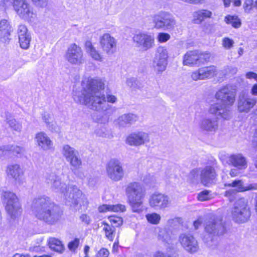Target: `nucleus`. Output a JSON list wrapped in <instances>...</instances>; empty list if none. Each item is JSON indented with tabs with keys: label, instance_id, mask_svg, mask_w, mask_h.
<instances>
[{
	"label": "nucleus",
	"instance_id": "obj_45",
	"mask_svg": "<svg viewBox=\"0 0 257 257\" xmlns=\"http://www.w3.org/2000/svg\"><path fill=\"white\" fill-rule=\"evenodd\" d=\"M7 122L9 124V126L13 128L14 130L16 131H19L21 129V125L16 121V120L12 118L10 119H8L7 118Z\"/></svg>",
	"mask_w": 257,
	"mask_h": 257
},
{
	"label": "nucleus",
	"instance_id": "obj_1",
	"mask_svg": "<svg viewBox=\"0 0 257 257\" xmlns=\"http://www.w3.org/2000/svg\"><path fill=\"white\" fill-rule=\"evenodd\" d=\"M80 91L73 93L74 101L81 104L87 105L90 109L97 111H106L110 107L108 102L114 103L117 98L108 94L106 97L101 91L104 89L105 83L101 79L89 77L85 78L81 83Z\"/></svg>",
	"mask_w": 257,
	"mask_h": 257
},
{
	"label": "nucleus",
	"instance_id": "obj_5",
	"mask_svg": "<svg viewBox=\"0 0 257 257\" xmlns=\"http://www.w3.org/2000/svg\"><path fill=\"white\" fill-rule=\"evenodd\" d=\"M205 230L208 233V236H204V241L208 246L212 248L218 245V237L223 235L226 231L222 218L216 216H212L207 220Z\"/></svg>",
	"mask_w": 257,
	"mask_h": 257
},
{
	"label": "nucleus",
	"instance_id": "obj_57",
	"mask_svg": "<svg viewBox=\"0 0 257 257\" xmlns=\"http://www.w3.org/2000/svg\"><path fill=\"white\" fill-rule=\"evenodd\" d=\"M42 119L46 124V125L52 120L51 115L49 113L46 112H45L43 114Z\"/></svg>",
	"mask_w": 257,
	"mask_h": 257
},
{
	"label": "nucleus",
	"instance_id": "obj_63",
	"mask_svg": "<svg viewBox=\"0 0 257 257\" xmlns=\"http://www.w3.org/2000/svg\"><path fill=\"white\" fill-rule=\"evenodd\" d=\"M201 221L198 219L194 222L193 225L195 229L198 228L199 226L201 224Z\"/></svg>",
	"mask_w": 257,
	"mask_h": 257
},
{
	"label": "nucleus",
	"instance_id": "obj_24",
	"mask_svg": "<svg viewBox=\"0 0 257 257\" xmlns=\"http://www.w3.org/2000/svg\"><path fill=\"white\" fill-rule=\"evenodd\" d=\"M36 142L38 146L43 151H53L54 149L53 143L50 138L44 132L36 134Z\"/></svg>",
	"mask_w": 257,
	"mask_h": 257
},
{
	"label": "nucleus",
	"instance_id": "obj_51",
	"mask_svg": "<svg viewBox=\"0 0 257 257\" xmlns=\"http://www.w3.org/2000/svg\"><path fill=\"white\" fill-rule=\"evenodd\" d=\"M234 41L228 38H224L222 40V45L226 49H229L232 47Z\"/></svg>",
	"mask_w": 257,
	"mask_h": 257
},
{
	"label": "nucleus",
	"instance_id": "obj_38",
	"mask_svg": "<svg viewBox=\"0 0 257 257\" xmlns=\"http://www.w3.org/2000/svg\"><path fill=\"white\" fill-rule=\"evenodd\" d=\"M102 223L104 225L103 230L105 232V237L110 241H112L115 236V227L104 221Z\"/></svg>",
	"mask_w": 257,
	"mask_h": 257
},
{
	"label": "nucleus",
	"instance_id": "obj_46",
	"mask_svg": "<svg viewBox=\"0 0 257 257\" xmlns=\"http://www.w3.org/2000/svg\"><path fill=\"white\" fill-rule=\"evenodd\" d=\"M48 129L52 133H58L60 132V127L57 124L56 122L52 120L47 125Z\"/></svg>",
	"mask_w": 257,
	"mask_h": 257
},
{
	"label": "nucleus",
	"instance_id": "obj_62",
	"mask_svg": "<svg viewBox=\"0 0 257 257\" xmlns=\"http://www.w3.org/2000/svg\"><path fill=\"white\" fill-rule=\"evenodd\" d=\"M7 146H3L0 148V157L6 154L7 152H9L7 150Z\"/></svg>",
	"mask_w": 257,
	"mask_h": 257
},
{
	"label": "nucleus",
	"instance_id": "obj_55",
	"mask_svg": "<svg viewBox=\"0 0 257 257\" xmlns=\"http://www.w3.org/2000/svg\"><path fill=\"white\" fill-rule=\"evenodd\" d=\"M47 0H33V4L39 7H45L47 6Z\"/></svg>",
	"mask_w": 257,
	"mask_h": 257
},
{
	"label": "nucleus",
	"instance_id": "obj_20",
	"mask_svg": "<svg viewBox=\"0 0 257 257\" xmlns=\"http://www.w3.org/2000/svg\"><path fill=\"white\" fill-rule=\"evenodd\" d=\"M150 142V137L148 133L138 132L132 133L126 138V142L132 146H139Z\"/></svg>",
	"mask_w": 257,
	"mask_h": 257
},
{
	"label": "nucleus",
	"instance_id": "obj_64",
	"mask_svg": "<svg viewBox=\"0 0 257 257\" xmlns=\"http://www.w3.org/2000/svg\"><path fill=\"white\" fill-rule=\"evenodd\" d=\"M13 257H31V256L28 254L16 253Z\"/></svg>",
	"mask_w": 257,
	"mask_h": 257
},
{
	"label": "nucleus",
	"instance_id": "obj_17",
	"mask_svg": "<svg viewBox=\"0 0 257 257\" xmlns=\"http://www.w3.org/2000/svg\"><path fill=\"white\" fill-rule=\"evenodd\" d=\"M256 100L244 93L240 94L237 100V109L240 112H248L255 105Z\"/></svg>",
	"mask_w": 257,
	"mask_h": 257
},
{
	"label": "nucleus",
	"instance_id": "obj_26",
	"mask_svg": "<svg viewBox=\"0 0 257 257\" xmlns=\"http://www.w3.org/2000/svg\"><path fill=\"white\" fill-rule=\"evenodd\" d=\"M138 119L137 115L128 113L119 116L115 120V123L119 127H126L130 126Z\"/></svg>",
	"mask_w": 257,
	"mask_h": 257
},
{
	"label": "nucleus",
	"instance_id": "obj_3",
	"mask_svg": "<svg viewBox=\"0 0 257 257\" xmlns=\"http://www.w3.org/2000/svg\"><path fill=\"white\" fill-rule=\"evenodd\" d=\"M235 90L231 86H225L221 87L216 92L215 97L222 103H215L211 104L208 112L223 119H230L232 116L231 106L235 101Z\"/></svg>",
	"mask_w": 257,
	"mask_h": 257
},
{
	"label": "nucleus",
	"instance_id": "obj_48",
	"mask_svg": "<svg viewBox=\"0 0 257 257\" xmlns=\"http://www.w3.org/2000/svg\"><path fill=\"white\" fill-rule=\"evenodd\" d=\"M170 39V35L166 33H160L157 36V40L160 43H165Z\"/></svg>",
	"mask_w": 257,
	"mask_h": 257
},
{
	"label": "nucleus",
	"instance_id": "obj_50",
	"mask_svg": "<svg viewBox=\"0 0 257 257\" xmlns=\"http://www.w3.org/2000/svg\"><path fill=\"white\" fill-rule=\"evenodd\" d=\"M7 150L12 152L15 154H20L23 152V149L18 146H7Z\"/></svg>",
	"mask_w": 257,
	"mask_h": 257
},
{
	"label": "nucleus",
	"instance_id": "obj_53",
	"mask_svg": "<svg viewBox=\"0 0 257 257\" xmlns=\"http://www.w3.org/2000/svg\"><path fill=\"white\" fill-rule=\"evenodd\" d=\"M79 243V239L75 238L74 240L71 241L68 244V248L71 251H74L78 247Z\"/></svg>",
	"mask_w": 257,
	"mask_h": 257
},
{
	"label": "nucleus",
	"instance_id": "obj_12",
	"mask_svg": "<svg viewBox=\"0 0 257 257\" xmlns=\"http://www.w3.org/2000/svg\"><path fill=\"white\" fill-rule=\"evenodd\" d=\"M64 57L66 60L72 65L79 66L85 62L82 49L75 43L72 44L69 46Z\"/></svg>",
	"mask_w": 257,
	"mask_h": 257
},
{
	"label": "nucleus",
	"instance_id": "obj_27",
	"mask_svg": "<svg viewBox=\"0 0 257 257\" xmlns=\"http://www.w3.org/2000/svg\"><path fill=\"white\" fill-rule=\"evenodd\" d=\"M13 7L20 17L26 19L29 17L30 8L26 0H13Z\"/></svg>",
	"mask_w": 257,
	"mask_h": 257
},
{
	"label": "nucleus",
	"instance_id": "obj_22",
	"mask_svg": "<svg viewBox=\"0 0 257 257\" xmlns=\"http://www.w3.org/2000/svg\"><path fill=\"white\" fill-rule=\"evenodd\" d=\"M199 126L203 132L214 133L218 128V121L216 118L204 117L199 121Z\"/></svg>",
	"mask_w": 257,
	"mask_h": 257
},
{
	"label": "nucleus",
	"instance_id": "obj_23",
	"mask_svg": "<svg viewBox=\"0 0 257 257\" xmlns=\"http://www.w3.org/2000/svg\"><path fill=\"white\" fill-rule=\"evenodd\" d=\"M226 162L236 168L242 170L245 169L247 167L246 158L239 153L231 154L227 156Z\"/></svg>",
	"mask_w": 257,
	"mask_h": 257
},
{
	"label": "nucleus",
	"instance_id": "obj_49",
	"mask_svg": "<svg viewBox=\"0 0 257 257\" xmlns=\"http://www.w3.org/2000/svg\"><path fill=\"white\" fill-rule=\"evenodd\" d=\"M109 221L116 226H119L122 224L121 217L117 216H111L109 217Z\"/></svg>",
	"mask_w": 257,
	"mask_h": 257
},
{
	"label": "nucleus",
	"instance_id": "obj_15",
	"mask_svg": "<svg viewBox=\"0 0 257 257\" xmlns=\"http://www.w3.org/2000/svg\"><path fill=\"white\" fill-rule=\"evenodd\" d=\"M217 74V68L214 65L203 67L192 72L191 78L194 81L209 79Z\"/></svg>",
	"mask_w": 257,
	"mask_h": 257
},
{
	"label": "nucleus",
	"instance_id": "obj_6",
	"mask_svg": "<svg viewBox=\"0 0 257 257\" xmlns=\"http://www.w3.org/2000/svg\"><path fill=\"white\" fill-rule=\"evenodd\" d=\"M125 194L133 211L140 213L144 210L143 199L145 196V190L140 183L132 182L125 187Z\"/></svg>",
	"mask_w": 257,
	"mask_h": 257
},
{
	"label": "nucleus",
	"instance_id": "obj_14",
	"mask_svg": "<svg viewBox=\"0 0 257 257\" xmlns=\"http://www.w3.org/2000/svg\"><path fill=\"white\" fill-rule=\"evenodd\" d=\"M178 241L184 249L189 253H195L199 250L197 240L190 234L181 233L179 236Z\"/></svg>",
	"mask_w": 257,
	"mask_h": 257
},
{
	"label": "nucleus",
	"instance_id": "obj_18",
	"mask_svg": "<svg viewBox=\"0 0 257 257\" xmlns=\"http://www.w3.org/2000/svg\"><path fill=\"white\" fill-rule=\"evenodd\" d=\"M170 203L169 197L161 193L152 194L149 200V204L152 207L161 209L168 207Z\"/></svg>",
	"mask_w": 257,
	"mask_h": 257
},
{
	"label": "nucleus",
	"instance_id": "obj_36",
	"mask_svg": "<svg viewBox=\"0 0 257 257\" xmlns=\"http://www.w3.org/2000/svg\"><path fill=\"white\" fill-rule=\"evenodd\" d=\"M62 154L65 157L66 161H68L76 155H78V152L74 148L70 147L68 145L63 146L62 151Z\"/></svg>",
	"mask_w": 257,
	"mask_h": 257
},
{
	"label": "nucleus",
	"instance_id": "obj_30",
	"mask_svg": "<svg viewBox=\"0 0 257 257\" xmlns=\"http://www.w3.org/2000/svg\"><path fill=\"white\" fill-rule=\"evenodd\" d=\"M212 12L208 10L201 9L193 14V21L195 24H200L205 19L211 18Z\"/></svg>",
	"mask_w": 257,
	"mask_h": 257
},
{
	"label": "nucleus",
	"instance_id": "obj_10",
	"mask_svg": "<svg viewBox=\"0 0 257 257\" xmlns=\"http://www.w3.org/2000/svg\"><path fill=\"white\" fill-rule=\"evenodd\" d=\"M210 57V54L206 52L189 51L183 57V64L191 67H198L209 62Z\"/></svg>",
	"mask_w": 257,
	"mask_h": 257
},
{
	"label": "nucleus",
	"instance_id": "obj_7",
	"mask_svg": "<svg viewBox=\"0 0 257 257\" xmlns=\"http://www.w3.org/2000/svg\"><path fill=\"white\" fill-rule=\"evenodd\" d=\"M232 220L239 223L246 222L250 217L251 212L247 199L241 198L237 200L231 209Z\"/></svg>",
	"mask_w": 257,
	"mask_h": 257
},
{
	"label": "nucleus",
	"instance_id": "obj_16",
	"mask_svg": "<svg viewBox=\"0 0 257 257\" xmlns=\"http://www.w3.org/2000/svg\"><path fill=\"white\" fill-rule=\"evenodd\" d=\"M225 186L236 188V190L230 189L225 191V196L228 197L231 196L235 192H244L248 190H257V183H254L246 186L243 185L241 180H235L230 183H225Z\"/></svg>",
	"mask_w": 257,
	"mask_h": 257
},
{
	"label": "nucleus",
	"instance_id": "obj_9",
	"mask_svg": "<svg viewBox=\"0 0 257 257\" xmlns=\"http://www.w3.org/2000/svg\"><path fill=\"white\" fill-rule=\"evenodd\" d=\"M152 21L154 28L165 31L173 30L176 26V21L174 16L171 13L161 11L152 16Z\"/></svg>",
	"mask_w": 257,
	"mask_h": 257
},
{
	"label": "nucleus",
	"instance_id": "obj_59",
	"mask_svg": "<svg viewBox=\"0 0 257 257\" xmlns=\"http://www.w3.org/2000/svg\"><path fill=\"white\" fill-rule=\"evenodd\" d=\"M137 81L134 78H131L126 80L127 85L131 87H135L137 85Z\"/></svg>",
	"mask_w": 257,
	"mask_h": 257
},
{
	"label": "nucleus",
	"instance_id": "obj_8",
	"mask_svg": "<svg viewBox=\"0 0 257 257\" xmlns=\"http://www.w3.org/2000/svg\"><path fill=\"white\" fill-rule=\"evenodd\" d=\"M2 198L5 204V209L8 215L13 219L18 217L22 213L21 203L17 196L13 192L5 191Z\"/></svg>",
	"mask_w": 257,
	"mask_h": 257
},
{
	"label": "nucleus",
	"instance_id": "obj_4",
	"mask_svg": "<svg viewBox=\"0 0 257 257\" xmlns=\"http://www.w3.org/2000/svg\"><path fill=\"white\" fill-rule=\"evenodd\" d=\"M33 213L38 219L49 224L56 222L61 216L59 207L46 196L33 200Z\"/></svg>",
	"mask_w": 257,
	"mask_h": 257
},
{
	"label": "nucleus",
	"instance_id": "obj_42",
	"mask_svg": "<svg viewBox=\"0 0 257 257\" xmlns=\"http://www.w3.org/2000/svg\"><path fill=\"white\" fill-rule=\"evenodd\" d=\"M67 161L75 169L79 168L82 164L81 160L79 157L78 155H75Z\"/></svg>",
	"mask_w": 257,
	"mask_h": 257
},
{
	"label": "nucleus",
	"instance_id": "obj_47",
	"mask_svg": "<svg viewBox=\"0 0 257 257\" xmlns=\"http://www.w3.org/2000/svg\"><path fill=\"white\" fill-rule=\"evenodd\" d=\"M197 198L200 201H205L210 198V192L208 190H204L200 192L198 195Z\"/></svg>",
	"mask_w": 257,
	"mask_h": 257
},
{
	"label": "nucleus",
	"instance_id": "obj_28",
	"mask_svg": "<svg viewBox=\"0 0 257 257\" xmlns=\"http://www.w3.org/2000/svg\"><path fill=\"white\" fill-rule=\"evenodd\" d=\"M12 27L8 20L3 19L0 21V41L3 43H8L10 40Z\"/></svg>",
	"mask_w": 257,
	"mask_h": 257
},
{
	"label": "nucleus",
	"instance_id": "obj_33",
	"mask_svg": "<svg viewBox=\"0 0 257 257\" xmlns=\"http://www.w3.org/2000/svg\"><path fill=\"white\" fill-rule=\"evenodd\" d=\"M125 210V206L122 204H103L98 207V210L100 212H105L107 211L124 212Z\"/></svg>",
	"mask_w": 257,
	"mask_h": 257
},
{
	"label": "nucleus",
	"instance_id": "obj_44",
	"mask_svg": "<svg viewBox=\"0 0 257 257\" xmlns=\"http://www.w3.org/2000/svg\"><path fill=\"white\" fill-rule=\"evenodd\" d=\"M96 135L102 138L109 137V132L107 128L105 127H101L96 130L95 132Z\"/></svg>",
	"mask_w": 257,
	"mask_h": 257
},
{
	"label": "nucleus",
	"instance_id": "obj_54",
	"mask_svg": "<svg viewBox=\"0 0 257 257\" xmlns=\"http://www.w3.org/2000/svg\"><path fill=\"white\" fill-rule=\"evenodd\" d=\"M109 254V252L107 249L102 248L97 252L94 257H108Z\"/></svg>",
	"mask_w": 257,
	"mask_h": 257
},
{
	"label": "nucleus",
	"instance_id": "obj_41",
	"mask_svg": "<svg viewBox=\"0 0 257 257\" xmlns=\"http://www.w3.org/2000/svg\"><path fill=\"white\" fill-rule=\"evenodd\" d=\"M146 217L148 221L153 224H158L161 220V216L157 213H152L147 214Z\"/></svg>",
	"mask_w": 257,
	"mask_h": 257
},
{
	"label": "nucleus",
	"instance_id": "obj_58",
	"mask_svg": "<svg viewBox=\"0 0 257 257\" xmlns=\"http://www.w3.org/2000/svg\"><path fill=\"white\" fill-rule=\"evenodd\" d=\"M240 170H242V169H238V168H234L231 169L229 172V175L231 177H235L237 176L240 174Z\"/></svg>",
	"mask_w": 257,
	"mask_h": 257
},
{
	"label": "nucleus",
	"instance_id": "obj_32",
	"mask_svg": "<svg viewBox=\"0 0 257 257\" xmlns=\"http://www.w3.org/2000/svg\"><path fill=\"white\" fill-rule=\"evenodd\" d=\"M157 238L165 244H170L173 239L172 232L166 228H159Z\"/></svg>",
	"mask_w": 257,
	"mask_h": 257
},
{
	"label": "nucleus",
	"instance_id": "obj_56",
	"mask_svg": "<svg viewBox=\"0 0 257 257\" xmlns=\"http://www.w3.org/2000/svg\"><path fill=\"white\" fill-rule=\"evenodd\" d=\"M253 4V1L246 0L244 3V9L245 12H249L251 9V6Z\"/></svg>",
	"mask_w": 257,
	"mask_h": 257
},
{
	"label": "nucleus",
	"instance_id": "obj_39",
	"mask_svg": "<svg viewBox=\"0 0 257 257\" xmlns=\"http://www.w3.org/2000/svg\"><path fill=\"white\" fill-rule=\"evenodd\" d=\"M200 180V168L190 171L187 176V181L190 184H197Z\"/></svg>",
	"mask_w": 257,
	"mask_h": 257
},
{
	"label": "nucleus",
	"instance_id": "obj_60",
	"mask_svg": "<svg viewBox=\"0 0 257 257\" xmlns=\"http://www.w3.org/2000/svg\"><path fill=\"white\" fill-rule=\"evenodd\" d=\"M246 78L247 79H254L257 81V74L253 72H249L246 73Z\"/></svg>",
	"mask_w": 257,
	"mask_h": 257
},
{
	"label": "nucleus",
	"instance_id": "obj_40",
	"mask_svg": "<svg viewBox=\"0 0 257 257\" xmlns=\"http://www.w3.org/2000/svg\"><path fill=\"white\" fill-rule=\"evenodd\" d=\"M224 20L227 24L231 25L233 27L235 28H239L241 25L240 20L236 16L228 15L225 18Z\"/></svg>",
	"mask_w": 257,
	"mask_h": 257
},
{
	"label": "nucleus",
	"instance_id": "obj_35",
	"mask_svg": "<svg viewBox=\"0 0 257 257\" xmlns=\"http://www.w3.org/2000/svg\"><path fill=\"white\" fill-rule=\"evenodd\" d=\"M168 53L167 49L162 46L159 47L156 52L154 59L167 62Z\"/></svg>",
	"mask_w": 257,
	"mask_h": 257
},
{
	"label": "nucleus",
	"instance_id": "obj_2",
	"mask_svg": "<svg viewBox=\"0 0 257 257\" xmlns=\"http://www.w3.org/2000/svg\"><path fill=\"white\" fill-rule=\"evenodd\" d=\"M47 182L56 192L64 195L67 202L75 211H84L88 206V201L85 195L75 185L67 186L62 183L60 178L55 173H52L47 178Z\"/></svg>",
	"mask_w": 257,
	"mask_h": 257
},
{
	"label": "nucleus",
	"instance_id": "obj_21",
	"mask_svg": "<svg viewBox=\"0 0 257 257\" xmlns=\"http://www.w3.org/2000/svg\"><path fill=\"white\" fill-rule=\"evenodd\" d=\"M216 177V172L212 166H208L200 168V180L203 185L208 186L213 182Z\"/></svg>",
	"mask_w": 257,
	"mask_h": 257
},
{
	"label": "nucleus",
	"instance_id": "obj_13",
	"mask_svg": "<svg viewBox=\"0 0 257 257\" xmlns=\"http://www.w3.org/2000/svg\"><path fill=\"white\" fill-rule=\"evenodd\" d=\"M133 40L135 46L144 51H147L155 46L153 35L146 32H139L134 35Z\"/></svg>",
	"mask_w": 257,
	"mask_h": 257
},
{
	"label": "nucleus",
	"instance_id": "obj_61",
	"mask_svg": "<svg viewBox=\"0 0 257 257\" xmlns=\"http://www.w3.org/2000/svg\"><path fill=\"white\" fill-rule=\"evenodd\" d=\"M251 93L252 95L254 96H257V83L254 84L251 89Z\"/></svg>",
	"mask_w": 257,
	"mask_h": 257
},
{
	"label": "nucleus",
	"instance_id": "obj_34",
	"mask_svg": "<svg viewBox=\"0 0 257 257\" xmlns=\"http://www.w3.org/2000/svg\"><path fill=\"white\" fill-rule=\"evenodd\" d=\"M168 63L153 59L152 68L157 75H161L166 70Z\"/></svg>",
	"mask_w": 257,
	"mask_h": 257
},
{
	"label": "nucleus",
	"instance_id": "obj_31",
	"mask_svg": "<svg viewBox=\"0 0 257 257\" xmlns=\"http://www.w3.org/2000/svg\"><path fill=\"white\" fill-rule=\"evenodd\" d=\"M85 46L86 52L93 59L100 62L102 61V57L101 54L93 46L90 41H86L85 44Z\"/></svg>",
	"mask_w": 257,
	"mask_h": 257
},
{
	"label": "nucleus",
	"instance_id": "obj_52",
	"mask_svg": "<svg viewBox=\"0 0 257 257\" xmlns=\"http://www.w3.org/2000/svg\"><path fill=\"white\" fill-rule=\"evenodd\" d=\"M79 219L82 223L86 225H89L92 221L90 216L85 213L82 214Z\"/></svg>",
	"mask_w": 257,
	"mask_h": 257
},
{
	"label": "nucleus",
	"instance_id": "obj_43",
	"mask_svg": "<svg viewBox=\"0 0 257 257\" xmlns=\"http://www.w3.org/2000/svg\"><path fill=\"white\" fill-rule=\"evenodd\" d=\"M143 181L145 184L153 186L157 183V179L154 175L148 174L144 177Z\"/></svg>",
	"mask_w": 257,
	"mask_h": 257
},
{
	"label": "nucleus",
	"instance_id": "obj_25",
	"mask_svg": "<svg viewBox=\"0 0 257 257\" xmlns=\"http://www.w3.org/2000/svg\"><path fill=\"white\" fill-rule=\"evenodd\" d=\"M6 172L8 176L20 183L24 178V171L19 164H11L7 166Z\"/></svg>",
	"mask_w": 257,
	"mask_h": 257
},
{
	"label": "nucleus",
	"instance_id": "obj_37",
	"mask_svg": "<svg viewBox=\"0 0 257 257\" xmlns=\"http://www.w3.org/2000/svg\"><path fill=\"white\" fill-rule=\"evenodd\" d=\"M50 247L55 251L62 252L64 249L63 245L60 240L54 237L50 238L49 239Z\"/></svg>",
	"mask_w": 257,
	"mask_h": 257
},
{
	"label": "nucleus",
	"instance_id": "obj_11",
	"mask_svg": "<svg viewBox=\"0 0 257 257\" xmlns=\"http://www.w3.org/2000/svg\"><path fill=\"white\" fill-rule=\"evenodd\" d=\"M106 174L113 182H119L124 177L125 171L121 162L115 159L109 160L106 165Z\"/></svg>",
	"mask_w": 257,
	"mask_h": 257
},
{
	"label": "nucleus",
	"instance_id": "obj_29",
	"mask_svg": "<svg viewBox=\"0 0 257 257\" xmlns=\"http://www.w3.org/2000/svg\"><path fill=\"white\" fill-rule=\"evenodd\" d=\"M19 43L21 47L27 49L30 46L31 36L27 34V29L25 25H20L18 29Z\"/></svg>",
	"mask_w": 257,
	"mask_h": 257
},
{
	"label": "nucleus",
	"instance_id": "obj_19",
	"mask_svg": "<svg viewBox=\"0 0 257 257\" xmlns=\"http://www.w3.org/2000/svg\"><path fill=\"white\" fill-rule=\"evenodd\" d=\"M100 45L103 51L108 55H111L115 51L116 40L110 34L106 33L100 38Z\"/></svg>",
	"mask_w": 257,
	"mask_h": 257
}]
</instances>
